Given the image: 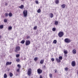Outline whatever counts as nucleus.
Returning <instances> with one entry per match:
<instances>
[{"instance_id": "1", "label": "nucleus", "mask_w": 78, "mask_h": 78, "mask_svg": "<svg viewBox=\"0 0 78 78\" xmlns=\"http://www.w3.org/2000/svg\"><path fill=\"white\" fill-rule=\"evenodd\" d=\"M23 14L24 17H26L28 15V11L27 10H24L23 11Z\"/></svg>"}, {"instance_id": "14", "label": "nucleus", "mask_w": 78, "mask_h": 78, "mask_svg": "<svg viewBox=\"0 0 78 78\" xmlns=\"http://www.w3.org/2000/svg\"><path fill=\"white\" fill-rule=\"evenodd\" d=\"M61 7H62V8H65V7H66V4H62L61 5Z\"/></svg>"}, {"instance_id": "29", "label": "nucleus", "mask_w": 78, "mask_h": 78, "mask_svg": "<svg viewBox=\"0 0 78 78\" xmlns=\"http://www.w3.org/2000/svg\"><path fill=\"white\" fill-rule=\"evenodd\" d=\"M16 61L18 62H19V61H20V59L19 58H17L16 59Z\"/></svg>"}, {"instance_id": "5", "label": "nucleus", "mask_w": 78, "mask_h": 78, "mask_svg": "<svg viewBox=\"0 0 78 78\" xmlns=\"http://www.w3.org/2000/svg\"><path fill=\"white\" fill-rule=\"evenodd\" d=\"M26 42V45L27 46L29 45L30 44V43H31V42H30V41L29 40H27L25 42Z\"/></svg>"}, {"instance_id": "39", "label": "nucleus", "mask_w": 78, "mask_h": 78, "mask_svg": "<svg viewBox=\"0 0 78 78\" xmlns=\"http://www.w3.org/2000/svg\"><path fill=\"white\" fill-rule=\"evenodd\" d=\"M49 76L50 78H51L52 77V74H50L49 75Z\"/></svg>"}, {"instance_id": "15", "label": "nucleus", "mask_w": 78, "mask_h": 78, "mask_svg": "<svg viewBox=\"0 0 78 78\" xmlns=\"http://www.w3.org/2000/svg\"><path fill=\"white\" fill-rule=\"evenodd\" d=\"M55 25H58V21H55Z\"/></svg>"}, {"instance_id": "37", "label": "nucleus", "mask_w": 78, "mask_h": 78, "mask_svg": "<svg viewBox=\"0 0 78 78\" xmlns=\"http://www.w3.org/2000/svg\"><path fill=\"white\" fill-rule=\"evenodd\" d=\"M4 22H8V20L7 19L4 20Z\"/></svg>"}, {"instance_id": "24", "label": "nucleus", "mask_w": 78, "mask_h": 78, "mask_svg": "<svg viewBox=\"0 0 78 78\" xmlns=\"http://www.w3.org/2000/svg\"><path fill=\"white\" fill-rule=\"evenodd\" d=\"M54 44H56L57 43V41L56 40H54L53 41Z\"/></svg>"}, {"instance_id": "12", "label": "nucleus", "mask_w": 78, "mask_h": 78, "mask_svg": "<svg viewBox=\"0 0 78 78\" xmlns=\"http://www.w3.org/2000/svg\"><path fill=\"white\" fill-rule=\"evenodd\" d=\"M76 50L75 49H73V54H76Z\"/></svg>"}, {"instance_id": "13", "label": "nucleus", "mask_w": 78, "mask_h": 78, "mask_svg": "<svg viewBox=\"0 0 78 78\" xmlns=\"http://www.w3.org/2000/svg\"><path fill=\"white\" fill-rule=\"evenodd\" d=\"M44 59L41 60L40 62V64H42L44 63Z\"/></svg>"}, {"instance_id": "32", "label": "nucleus", "mask_w": 78, "mask_h": 78, "mask_svg": "<svg viewBox=\"0 0 78 78\" xmlns=\"http://www.w3.org/2000/svg\"><path fill=\"white\" fill-rule=\"evenodd\" d=\"M37 26H35L34 27V30H36L37 29Z\"/></svg>"}, {"instance_id": "35", "label": "nucleus", "mask_w": 78, "mask_h": 78, "mask_svg": "<svg viewBox=\"0 0 78 78\" xmlns=\"http://www.w3.org/2000/svg\"><path fill=\"white\" fill-rule=\"evenodd\" d=\"M65 69L66 71H68V68H67V67H66Z\"/></svg>"}, {"instance_id": "28", "label": "nucleus", "mask_w": 78, "mask_h": 78, "mask_svg": "<svg viewBox=\"0 0 78 78\" xmlns=\"http://www.w3.org/2000/svg\"><path fill=\"white\" fill-rule=\"evenodd\" d=\"M38 59V58L37 57H35L34 58V60L35 61H37V60Z\"/></svg>"}, {"instance_id": "42", "label": "nucleus", "mask_w": 78, "mask_h": 78, "mask_svg": "<svg viewBox=\"0 0 78 78\" xmlns=\"http://www.w3.org/2000/svg\"><path fill=\"white\" fill-rule=\"evenodd\" d=\"M54 71H55V73H56V72H57L56 69H55V70H54Z\"/></svg>"}, {"instance_id": "16", "label": "nucleus", "mask_w": 78, "mask_h": 78, "mask_svg": "<svg viewBox=\"0 0 78 78\" xmlns=\"http://www.w3.org/2000/svg\"><path fill=\"white\" fill-rule=\"evenodd\" d=\"M41 12V9H39L37 11V12L38 13H40Z\"/></svg>"}, {"instance_id": "27", "label": "nucleus", "mask_w": 78, "mask_h": 78, "mask_svg": "<svg viewBox=\"0 0 78 78\" xmlns=\"http://www.w3.org/2000/svg\"><path fill=\"white\" fill-rule=\"evenodd\" d=\"M50 17L51 18H52L53 17V13H51Z\"/></svg>"}, {"instance_id": "43", "label": "nucleus", "mask_w": 78, "mask_h": 78, "mask_svg": "<svg viewBox=\"0 0 78 78\" xmlns=\"http://www.w3.org/2000/svg\"><path fill=\"white\" fill-rule=\"evenodd\" d=\"M43 68H44V69H45V68H46L45 67V66L44 65L43 66Z\"/></svg>"}, {"instance_id": "3", "label": "nucleus", "mask_w": 78, "mask_h": 78, "mask_svg": "<svg viewBox=\"0 0 78 78\" xmlns=\"http://www.w3.org/2000/svg\"><path fill=\"white\" fill-rule=\"evenodd\" d=\"M64 35V32H60L58 34V36L59 37H62Z\"/></svg>"}, {"instance_id": "22", "label": "nucleus", "mask_w": 78, "mask_h": 78, "mask_svg": "<svg viewBox=\"0 0 78 78\" xmlns=\"http://www.w3.org/2000/svg\"><path fill=\"white\" fill-rule=\"evenodd\" d=\"M3 28V25H1L0 26V29H2Z\"/></svg>"}, {"instance_id": "36", "label": "nucleus", "mask_w": 78, "mask_h": 78, "mask_svg": "<svg viewBox=\"0 0 78 78\" xmlns=\"http://www.w3.org/2000/svg\"><path fill=\"white\" fill-rule=\"evenodd\" d=\"M35 3L36 4H39V2L37 1H35Z\"/></svg>"}, {"instance_id": "2", "label": "nucleus", "mask_w": 78, "mask_h": 78, "mask_svg": "<svg viewBox=\"0 0 78 78\" xmlns=\"http://www.w3.org/2000/svg\"><path fill=\"white\" fill-rule=\"evenodd\" d=\"M31 71L32 70L31 68H29L28 69L27 73L28 75V76H30L31 74Z\"/></svg>"}, {"instance_id": "31", "label": "nucleus", "mask_w": 78, "mask_h": 78, "mask_svg": "<svg viewBox=\"0 0 78 78\" xmlns=\"http://www.w3.org/2000/svg\"><path fill=\"white\" fill-rule=\"evenodd\" d=\"M16 58H19L20 56V55L19 54H17L16 55Z\"/></svg>"}, {"instance_id": "17", "label": "nucleus", "mask_w": 78, "mask_h": 78, "mask_svg": "<svg viewBox=\"0 0 78 78\" xmlns=\"http://www.w3.org/2000/svg\"><path fill=\"white\" fill-rule=\"evenodd\" d=\"M9 16H10V17H12V14L11 13H9Z\"/></svg>"}, {"instance_id": "6", "label": "nucleus", "mask_w": 78, "mask_h": 78, "mask_svg": "<svg viewBox=\"0 0 78 78\" xmlns=\"http://www.w3.org/2000/svg\"><path fill=\"white\" fill-rule=\"evenodd\" d=\"M37 72L38 74H41L42 73V70L40 69H39L37 70Z\"/></svg>"}, {"instance_id": "41", "label": "nucleus", "mask_w": 78, "mask_h": 78, "mask_svg": "<svg viewBox=\"0 0 78 78\" xmlns=\"http://www.w3.org/2000/svg\"><path fill=\"white\" fill-rule=\"evenodd\" d=\"M30 36H28L27 37V39H30Z\"/></svg>"}, {"instance_id": "44", "label": "nucleus", "mask_w": 78, "mask_h": 78, "mask_svg": "<svg viewBox=\"0 0 78 78\" xmlns=\"http://www.w3.org/2000/svg\"><path fill=\"white\" fill-rule=\"evenodd\" d=\"M40 78H43L42 76H40Z\"/></svg>"}, {"instance_id": "7", "label": "nucleus", "mask_w": 78, "mask_h": 78, "mask_svg": "<svg viewBox=\"0 0 78 78\" xmlns=\"http://www.w3.org/2000/svg\"><path fill=\"white\" fill-rule=\"evenodd\" d=\"M20 48L19 46H17L16 48V50H15L16 52H17L18 51H19L20 50Z\"/></svg>"}, {"instance_id": "23", "label": "nucleus", "mask_w": 78, "mask_h": 78, "mask_svg": "<svg viewBox=\"0 0 78 78\" xmlns=\"http://www.w3.org/2000/svg\"><path fill=\"white\" fill-rule=\"evenodd\" d=\"M25 40H22L21 41V44H24V43H25Z\"/></svg>"}, {"instance_id": "25", "label": "nucleus", "mask_w": 78, "mask_h": 78, "mask_svg": "<svg viewBox=\"0 0 78 78\" xmlns=\"http://www.w3.org/2000/svg\"><path fill=\"white\" fill-rule=\"evenodd\" d=\"M59 59L60 60H62V57L61 56H59Z\"/></svg>"}, {"instance_id": "40", "label": "nucleus", "mask_w": 78, "mask_h": 78, "mask_svg": "<svg viewBox=\"0 0 78 78\" xmlns=\"http://www.w3.org/2000/svg\"><path fill=\"white\" fill-rule=\"evenodd\" d=\"M51 60L52 61H55V59H54V58H51Z\"/></svg>"}, {"instance_id": "10", "label": "nucleus", "mask_w": 78, "mask_h": 78, "mask_svg": "<svg viewBox=\"0 0 78 78\" xmlns=\"http://www.w3.org/2000/svg\"><path fill=\"white\" fill-rule=\"evenodd\" d=\"M19 8L20 9H23L24 8V5H21V6H19Z\"/></svg>"}, {"instance_id": "38", "label": "nucleus", "mask_w": 78, "mask_h": 78, "mask_svg": "<svg viewBox=\"0 0 78 78\" xmlns=\"http://www.w3.org/2000/svg\"><path fill=\"white\" fill-rule=\"evenodd\" d=\"M17 72H20V69H17Z\"/></svg>"}, {"instance_id": "47", "label": "nucleus", "mask_w": 78, "mask_h": 78, "mask_svg": "<svg viewBox=\"0 0 78 78\" xmlns=\"http://www.w3.org/2000/svg\"><path fill=\"white\" fill-rule=\"evenodd\" d=\"M1 37H2V36H0V38H1Z\"/></svg>"}, {"instance_id": "46", "label": "nucleus", "mask_w": 78, "mask_h": 78, "mask_svg": "<svg viewBox=\"0 0 78 78\" xmlns=\"http://www.w3.org/2000/svg\"><path fill=\"white\" fill-rule=\"evenodd\" d=\"M77 75H78V70L77 71Z\"/></svg>"}, {"instance_id": "19", "label": "nucleus", "mask_w": 78, "mask_h": 78, "mask_svg": "<svg viewBox=\"0 0 78 78\" xmlns=\"http://www.w3.org/2000/svg\"><path fill=\"white\" fill-rule=\"evenodd\" d=\"M4 78H7V75H6V74L5 73L4 74Z\"/></svg>"}, {"instance_id": "30", "label": "nucleus", "mask_w": 78, "mask_h": 78, "mask_svg": "<svg viewBox=\"0 0 78 78\" xmlns=\"http://www.w3.org/2000/svg\"><path fill=\"white\" fill-rule=\"evenodd\" d=\"M52 31H56V28H52Z\"/></svg>"}, {"instance_id": "4", "label": "nucleus", "mask_w": 78, "mask_h": 78, "mask_svg": "<svg viewBox=\"0 0 78 78\" xmlns=\"http://www.w3.org/2000/svg\"><path fill=\"white\" fill-rule=\"evenodd\" d=\"M64 41H65L66 43H69L71 42V40L70 39L68 38H66L65 39Z\"/></svg>"}, {"instance_id": "20", "label": "nucleus", "mask_w": 78, "mask_h": 78, "mask_svg": "<svg viewBox=\"0 0 78 78\" xmlns=\"http://www.w3.org/2000/svg\"><path fill=\"white\" fill-rule=\"evenodd\" d=\"M59 0H56L55 1V3H56V4H58V3H59Z\"/></svg>"}, {"instance_id": "26", "label": "nucleus", "mask_w": 78, "mask_h": 78, "mask_svg": "<svg viewBox=\"0 0 78 78\" xmlns=\"http://www.w3.org/2000/svg\"><path fill=\"white\" fill-rule=\"evenodd\" d=\"M5 17H8V13H5Z\"/></svg>"}, {"instance_id": "9", "label": "nucleus", "mask_w": 78, "mask_h": 78, "mask_svg": "<svg viewBox=\"0 0 78 78\" xmlns=\"http://www.w3.org/2000/svg\"><path fill=\"white\" fill-rule=\"evenodd\" d=\"M12 64V62H7L6 63V66H8V65H11Z\"/></svg>"}, {"instance_id": "45", "label": "nucleus", "mask_w": 78, "mask_h": 78, "mask_svg": "<svg viewBox=\"0 0 78 78\" xmlns=\"http://www.w3.org/2000/svg\"><path fill=\"white\" fill-rule=\"evenodd\" d=\"M5 5L6 6H7V5H8V4H7V3H5Z\"/></svg>"}, {"instance_id": "11", "label": "nucleus", "mask_w": 78, "mask_h": 78, "mask_svg": "<svg viewBox=\"0 0 78 78\" xmlns=\"http://www.w3.org/2000/svg\"><path fill=\"white\" fill-rule=\"evenodd\" d=\"M56 60L58 62H61V60L58 59L57 58H56Z\"/></svg>"}, {"instance_id": "34", "label": "nucleus", "mask_w": 78, "mask_h": 78, "mask_svg": "<svg viewBox=\"0 0 78 78\" xmlns=\"http://www.w3.org/2000/svg\"><path fill=\"white\" fill-rule=\"evenodd\" d=\"M8 29H9L10 30H11L12 29V27H9L8 28Z\"/></svg>"}, {"instance_id": "8", "label": "nucleus", "mask_w": 78, "mask_h": 78, "mask_svg": "<svg viewBox=\"0 0 78 78\" xmlns=\"http://www.w3.org/2000/svg\"><path fill=\"white\" fill-rule=\"evenodd\" d=\"M72 65L73 67L75 66V62L74 61H72L71 62Z\"/></svg>"}, {"instance_id": "21", "label": "nucleus", "mask_w": 78, "mask_h": 78, "mask_svg": "<svg viewBox=\"0 0 78 78\" xmlns=\"http://www.w3.org/2000/svg\"><path fill=\"white\" fill-rule=\"evenodd\" d=\"M17 67H19V69H20V68H21V66L20 65V64H18L17 65Z\"/></svg>"}, {"instance_id": "18", "label": "nucleus", "mask_w": 78, "mask_h": 78, "mask_svg": "<svg viewBox=\"0 0 78 78\" xmlns=\"http://www.w3.org/2000/svg\"><path fill=\"white\" fill-rule=\"evenodd\" d=\"M9 75L10 77H12V76H13V74H12V73H10Z\"/></svg>"}, {"instance_id": "33", "label": "nucleus", "mask_w": 78, "mask_h": 78, "mask_svg": "<svg viewBox=\"0 0 78 78\" xmlns=\"http://www.w3.org/2000/svg\"><path fill=\"white\" fill-rule=\"evenodd\" d=\"M64 52L65 54H67V51H64Z\"/></svg>"}]
</instances>
